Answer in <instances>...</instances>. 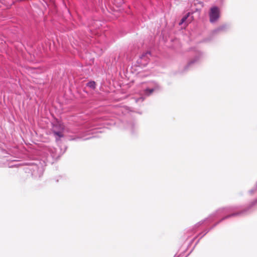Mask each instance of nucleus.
<instances>
[{
  "label": "nucleus",
  "mask_w": 257,
  "mask_h": 257,
  "mask_svg": "<svg viewBox=\"0 0 257 257\" xmlns=\"http://www.w3.org/2000/svg\"><path fill=\"white\" fill-rule=\"evenodd\" d=\"M80 139V138L78 137H76V138L70 137L69 140H70V141H75V140H79Z\"/></svg>",
  "instance_id": "nucleus-14"
},
{
  "label": "nucleus",
  "mask_w": 257,
  "mask_h": 257,
  "mask_svg": "<svg viewBox=\"0 0 257 257\" xmlns=\"http://www.w3.org/2000/svg\"><path fill=\"white\" fill-rule=\"evenodd\" d=\"M87 86L93 89H94L96 87L95 82L93 81H89L87 83Z\"/></svg>",
  "instance_id": "nucleus-10"
},
{
  "label": "nucleus",
  "mask_w": 257,
  "mask_h": 257,
  "mask_svg": "<svg viewBox=\"0 0 257 257\" xmlns=\"http://www.w3.org/2000/svg\"><path fill=\"white\" fill-rule=\"evenodd\" d=\"M45 156L41 160H36L29 163V167L26 168V172L28 170L31 172L32 176L35 178L41 177L44 171V167L47 163H52L54 159L57 158L55 154V149L49 148L44 152Z\"/></svg>",
  "instance_id": "nucleus-2"
},
{
  "label": "nucleus",
  "mask_w": 257,
  "mask_h": 257,
  "mask_svg": "<svg viewBox=\"0 0 257 257\" xmlns=\"http://www.w3.org/2000/svg\"><path fill=\"white\" fill-rule=\"evenodd\" d=\"M211 228L209 229H206L204 231L200 233L198 235L196 236L193 238L192 241H193L195 238H197L198 237H199V239H198V240H200V239L203 236H204L207 233L209 232L210 230H211Z\"/></svg>",
  "instance_id": "nucleus-9"
},
{
  "label": "nucleus",
  "mask_w": 257,
  "mask_h": 257,
  "mask_svg": "<svg viewBox=\"0 0 257 257\" xmlns=\"http://www.w3.org/2000/svg\"><path fill=\"white\" fill-rule=\"evenodd\" d=\"M124 129L127 130L131 134H134L137 131V125L134 120H125L121 122V126Z\"/></svg>",
  "instance_id": "nucleus-5"
},
{
  "label": "nucleus",
  "mask_w": 257,
  "mask_h": 257,
  "mask_svg": "<svg viewBox=\"0 0 257 257\" xmlns=\"http://www.w3.org/2000/svg\"><path fill=\"white\" fill-rule=\"evenodd\" d=\"M150 56H151V53L149 51H147L146 53L142 54L140 56L139 59L138 60V62L144 66H145L149 61Z\"/></svg>",
  "instance_id": "nucleus-7"
},
{
  "label": "nucleus",
  "mask_w": 257,
  "mask_h": 257,
  "mask_svg": "<svg viewBox=\"0 0 257 257\" xmlns=\"http://www.w3.org/2000/svg\"><path fill=\"white\" fill-rule=\"evenodd\" d=\"M249 194L257 193V182L255 186L249 191ZM257 205V199L251 202L245 208L238 206H232L218 209L215 213L210 215L207 218L196 223L192 228L187 231V236L189 237L192 233L196 232L200 226L206 222H212L218 220L211 227L213 228L223 220L229 217L243 215L251 210L252 208Z\"/></svg>",
  "instance_id": "nucleus-1"
},
{
  "label": "nucleus",
  "mask_w": 257,
  "mask_h": 257,
  "mask_svg": "<svg viewBox=\"0 0 257 257\" xmlns=\"http://www.w3.org/2000/svg\"><path fill=\"white\" fill-rule=\"evenodd\" d=\"M188 16H184L183 17L182 19L181 20L180 22H179V25H181L182 24H183L186 20Z\"/></svg>",
  "instance_id": "nucleus-13"
},
{
  "label": "nucleus",
  "mask_w": 257,
  "mask_h": 257,
  "mask_svg": "<svg viewBox=\"0 0 257 257\" xmlns=\"http://www.w3.org/2000/svg\"><path fill=\"white\" fill-rule=\"evenodd\" d=\"M227 29V26L226 25H223L220 26V27H218L217 29H215L213 31V33L216 34L220 31H225Z\"/></svg>",
  "instance_id": "nucleus-8"
},
{
  "label": "nucleus",
  "mask_w": 257,
  "mask_h": 257,
  "mask_svg": "<svg viewBox=\"0 0 257 257\" xmlns=\"http://www.w3.org/2000/svg\"><path fill=\"white\" fill-rule=\"evenodd\" d=\"M143 96H148L154 92H157L161 89L160 86L154 81L143 83Z\"/></svg>",
  "instance_id": "nucleus-3"
},
{
  "label": "nucleus",
  "mask_w": 257,
  "mask_h": 257,
  "mask_svg": "<svg viewBox=\"0 0 257 257\" xmlns=\"http://www.w3.org/2000/svg\"><path fill=\"white\" fill-rule=\"evenodd\" d=\"M53 133L55 135L58 136L59 138H62L63 137V135L62 132L60 131H53Z\"/></svg>",
  "instance_id": "nucleus-11"
},
{
  "label": "nucleus",
  "mask_w": 257,
  "mask_h": 257,
  "mask_svg": "<svg viewBox=\"0 0 257 257\" xmlns=\"http://www.w3.org/2000/svg\"><path fill=\"white\" fill-rule=\"evenodd\" d=\"M209 16L210 22L211 23L216 22L220 17L219 9L216 6L211 8Z\"/></svg>",
  "instance_id": "nucleus-6"
},
{
  "label": "nucleus",
  "mask_w": 257,
  "mask_h": 257,
  "mask_svg": "<svg viewBox=\"0 0 257 257\" xmlns=\"http://www.w3.org/2000/svg\"><path fill=\"white\" fill-rule=\"evenodd\" d=\"M190 51L191 54L194 56V58L191 60L185 66V70H187L192 64L197 62L203 57V55L201 51L196 48H191Z\"/></svg>",
  "instance_id": "nucleus-4"
},
{
  "label": "nucleus",
  "mask_w": 257,
  "mask_h": 257,
  "mask_svg": "<svg viewBox=\"0 0 257 257\" xmlns=\"http://www.w3.org/2000/svg\"><path fill=\"white\" fill-rule=\"evenodd\" d=\"M92 138H93V136H90V137H87V138L84 137V138H82V140L83 141H85V140H89L90 139H91Z\"/></svg>",
  "instance_id": "nucleus-15"
},
{
  "label": "nucleus",
  "mask_w": 257,
  "mask_h": 257,
  "mask_svg": "<svg viewBox=\"0 0 257 257\" xmlns=\"http://www.w3.org/2000/svg\"><path fill=\"white\" fill-rule=\"evenodd\" d=\"M56 140L57 141H58V139L56 138Z\"/></svg>",
  "instance_id": "nucleus-16"
},
{
  "label": "nucleus",
  "mask_w": 257,
  "mask_h": 257,
  "mask_svg": "<svg viewBox=\"0 0 257 257\" xmlns=\"http://www.w3.org/2000/svg\"><path fill=\"white\" fill-rule=\"evenodd\" d=\"M145 99V97L144 96H141L139 98H135V100L136 102H138L140 101H143Z\"/></svg>",
  "instance_id": "nucleus-12"
}]
</instances>
